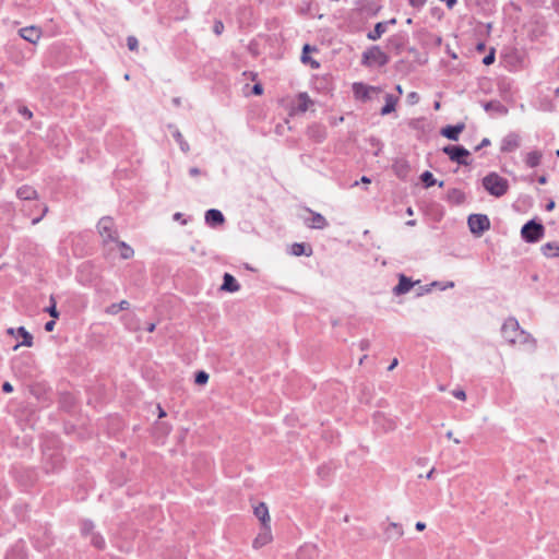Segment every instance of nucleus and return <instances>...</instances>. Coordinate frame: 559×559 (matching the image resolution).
<instances>
[{"label":"nucleus","instance_id":"nucleus-3","mask_svg":"<svg viewBox=\"0 0 559 559\" xmlns=\"http://www.w3.org/2000/svg\"><path fill=\"white\" fill-rule=\"evenodd\" d=\"M545 233V228L540 223H536L535 221H530L521 229V236L526 242H537L539 241Z\"/></svg>","mask_w":559,"mask_h":559},{"label":"nucleus","instance_id":"nucleus-21","mask_svg":"<svg viewBox=\"0 0 559 559\" xmlns=\"http://www.w3.org/2000/svg\"><path fill=\"white\" fill-rule=\"evenodd\" d=\"M542 158H543V153L540 151L535 150V151L528 152L526 154L525 164L530 168H535L540 164Z\"/></svg>","mask_w":559,"mask_h":559},{"label":"nucleus","instance_id":"nucleus-38","mask_svg":"<svg viewBox=\"0 0 559 559\" xmlns=\"http://www.w3.org/2000/svg\"><path fill=\"white\" fill-rule=\"evenodd\" d=\"M51 305L46 309V311L55 319H57L59 317V312L57 310V307H56V301L55 299L51 297Z\"/></svg>","mask_w":559,"mask_h":559},{"label":"nucleus","instance_id":"nucleus-59","mask_svg":"<svg viewBox=\"0 0 559 559\" xmlns=\"http://www.w3.org/2000/svg\"><path fill=\"white\" fill-rule=\"evenodd\" d=\"M433 473H435V468H431V469L427 473L426 478H427V479H431V478H432V476H433Z\"/></svg>","mask_w":559,"mask_h":559},{"label":"nucleus","instance_id":"nucleus-51","mask_svg":"<svg viewBox=\"0 0 559 559\" xmlns=\"http://www.w3.org/2000/svg\"><path fill=\"white\" fill-rule=\"evenodd\" d=\"M174 219L175 221H180L181 224H183V225L187 224V221L183 219V215L181 213H179V212L174 214Z\"/></svg>","mask_w":559,"mask_h":559},{"label":"nucleus","instance_id":"nucleus-54","mask_svg":"<svg viewBox=\"0 0 559 559\" xmlns=\"http://www.w3.org/2000/svg\"><path fill=\"white\" fill-rule=\"evenodd\" d=\"M399 361L396 358H394L391 362V365L388 367V370L391 371L397 366Z\"/></svg>","mask_w":559,"mask_h":559},{"label":"nucleus","instance_id":"nucleus-45","mask_svg":"<svg viewBox=\"0 0 559 559\" xmlns=\"http://www.w3.org/2000/svg\"><path fill=\"white\" fill-rule=\"evenodd\" d=\"M452 394L454 397L462 400V401H464L466 399V393L463 390H454L452 392Z\"/></svg>","mask_w":559,"mask_h":559},{"label":"nucleus","instance_id":"nucleus-41","mask_svg":"<svg viewBox=\"0 0 559 559\" xmlns=\"http://www.w3.org/2000/svg\"><path fill=\"white\" fill-rule=\"evenodd\" d=\"M495 61V50L492 49L487 56L484 57L483 63L485 66H490Z\"/></svg>","mask_w":559,"mask_h":559},{"label":"nucleus","instance_id":"nucleus-42","mask_svg":"<svg viewBox=\"0 0 559 559\" xmlns=\"http://www.w3.org/2000/svg\"><path fill=\"white\" fill-rule=\"evenodd\" d=\"M419 100V95L416 93V92H411L408 95H407V102L408 104L411 105H415L417 104Z\"/></svg>","mask_w":559,"mask_h":559},{"label":"nucleus","instance_id":"nucleus-61","mask_svg":"<svg viewBox=\"0 0 559 559\" xmlns=\"http://www.w3.org/2000/svg\"><path fill=\"white\" fill-rule=\"evenodd\" d=\"M301 60H302L304 63H306V62H308L310 60V58L306 53H302Z\"/></svg>","mask_w":559,"mask_h":559},{"label":"nucleus","instance_id":"nucleus-24","mask_svg":"<svg viewBox=\"0 0 559 559\" xmlns=\"http://www.w3.org/2000/svg\"><path fill=\"white\" fill-rule=\"evenodd\" d=\"M297 98H298L297 109L300 112H306L309 109V107L313 104V102L311 100V98L309 97V95L306 92L299 93Z\"/></svg>","mask_w":559,"mask_h":559},{"label":"nucleus","instance_id":"nucleus-9","mask_svg":"<svg viewBox=\"0 0 559 559\" xmlns=\"http://www.w3.org/2000/svg\"><path fill=\"white\" fill-rule=\"evenodd\" d=\"M520 146V136L516 133L507 134L501 142V152L510 153Z\"/></svg>","mask_w":559,"mask_h":559},{"label":"nucleus","instance_id":"nucleus-19","mask_svg":"<svg viewBox=\"0 0 559 559\" xmlns=\"http://www.w3.org/2000/svg\"><path fill=\"white\" fill-rule=\"evenodd\" d=\"M253 513L261 521V524H270L269 509L264 502H260L254 507Z\"/></svg>","mask_w":559,"mask_h":559},{"label":"nucleus","instance_id":"nucleus-39","mask_svg":"<svg viewBox=\"0 0 559 559\" xmlns=\"http://www.w3.org/2000/svg\"><path fill=\"white\" fill-rule=\"evenodd\" d=\"M127 45H128V48L133 51V50L138 49L139 41L134 36H129L127 38Z\"/></svg>","mask_w":559,"mask_h":559},{"label":"nucleus","instance_id":"nucleus-8","mask_svg":"<svg viewBox=\"0 0 559 559\" xmlns=\"http://www.w3.org/2000/svg\"><path fill=\"white\" fill-rule=\"evenodd\" d=\"M379 88L374 86H369L364 83L357 82L353 84V92L356 98L367 100L370 98L371 92H378Z\"/></svg>","mask_w":559,"mask_h":559},{"label":"nucleus","instance_id":"nucleus-60","mask_svg":"<svg viewBox=\"0 0 559 559\" xmlns=\"http://www.w3.org/2000/svg\"><path fill=\"white\" fill-rule=\"evenodd\" d=\"M538 182H539L540 185H545V183L547 182V178H546L545 176H540V177L538 178Z\"/></svg>","mask_w":559,"mask_h":559},{"label":"nucleus","instance_id":"nucleus-30","mask_svg":"<svg viewBox=\"0 0 559 559\" xmlns=\"http://www.w3.org/2000/svg\"><path fill=\"white\" fill-rule=\"evenodd\" d=\"M420 179L426 188L432 187L433 185L437 183V180L433 178V175L428 170L421 174Z\"/></svg>","mask_w":559,"mask_h":559},{"label":"nucleus","instance_id":"nucleus-29","mask_svg":"<svg viewBox=\"0 0 559 559\" xmlns=\"http://www.w3.org/2000/svg\"><path fill=\"white\" fill-rule=\"evenodd\" d=\"M118 245H119L120 250H121L120 251V257L122 259L128 260V259L133 257L134 251H133V249L129 245H127L124 241H119Z\"/></svg>","mask_w":559,"mask_h":559},{"label":"nucleus","instance_id":"nucleus-14","mask_svg":"<svg viewBox=\"0 0 559 559\" xmlns=\"http://www.w3.org/2000/svg\"><path fill=\"white\" fill-rule=\"evenodd\" d=\"M311 217L306 221L307 225L311 228L323 229L328 226V221L320 213H314L309 210Z\"/></svg>","mask_w":559,"mask_h":559},{"label":"nucleus","instance_id":"nucleus-26","mask_svg":"<svg viewBox=\"0 0 559 559\" xmlns=\"http://www.w3.org/2000/svg\"><path fill=\"white\" fill-rule=\"evenodd\" d=\"M130 308V304L127 300H121L119 304H111L105 310L106 313L116 316L122 310H128Z\"/></svg>","mask_w":559,"mask_h":559},{"label":"nucleus","instance_id":"nucleus-2","mask_svg":"<svg viewBox=\"0 0 559 559\" xmlns=\"http://www.w3.org/2000/svg\"><path fill=\"white\" fill-rule=\"evenodd\" d=\"M388 62V55L379 46H372L362 52L361 64L365 67H383Z\"/></svg>","mask_w":559,"mask_h":559},{"label":"nucleus","instance_id":"nucleus-25","mask_svg":"<svg viewBox=\"0 0 559 559\" xmlns=\"http://www.w3.org/2000/svg\"><path fill=\"white\" fill-rule=\"evenodd\" d=\"M386 32V23H377L373 31H370L367 34V38L369 40H377L379 39L384 33Z\"/></svg>","mask_w":559,"mask_h":559},{"label":"nucleus","instance_id":"nucleus-22","mask_svg":"<svg viewBox=\"0 0 559 559\" xmlns=\"http://www.w3.org/2000/svg\"><path fill=\"white\" fill-rule=\"evenodd\" d=\"M405 41L406 36L404 34H397L389 38V47L399 53L403 49Z\"/></svg>","mask_w":559,"mask_h":559},{"label":"nucleus","instance_id":"nucleus-23","mask_svg":"<svg viewBox=\"0 0 559 559\" xmlns=\"http://www.w3.org/2000/svg\"><path fill=\"white\" fill-rule=\"evenodd\" d=\"M16 334L22 336L23 341L20 344L14 346V349H17L20 346L31 347L33 345V336L31 333L26 331L24 326H20L16 329Z\"/></svg>","mask_w":559,"mask_h":559},{"label":"nucleus","instance_id":"nucleus-7","mask_svg":"<svg viewBox=\"0 0 559 559\" xmlns=\"http://www.w3.org/2000/svg\"><path fill=\"white\" fill-rule=\"evenodd\" d=\"M501 332L507 342L516 344L519 333L521 332L518 320L515 318L507 319L502 325Z\"/></svg>","mask_w":559,"mask_h":559},{"label":"nucleus","instance_id":"nucleus-32","mask_svg":"<svg viewBox=\"0 0 559 559\" xmlns=\"http://www.w3.org/2000/svg\"><path fill=\"white\" fill-rule=\"evenodd\" d=\"M91 544L94 545L96 548H104L105 546V540L103 538V536H100L98 533H93L91 535Z\"/></svg>","mask_w":559,"mask_h":559},{"label":"nucleus","instance_id":"nucleus-47","mask_svg":"<svg viewBox=\"0 0 559 559\" xmlns=\"http://www.w3.org/2000/svg\"><path fill=\"white\" fill-rule=\"evenodd\" d=\"M55 325H56L55 320H50V321L46 322V324H45V330H46L47 332H51V331H53Z\"/></svg>","mask_w":559,"mask_h":559},{"label":"nucleus","instance_id":"nucleus-50","mask_svg":"<svg viewBox=\"0 0 559 559\" xmlns=\"http://www.w3.org/2000/svg\"><path fill=\"white\" fill-rule=\"evenodd\" d=\"M390 527L394 528L397 531V536H402L403 535V530H402V526L396 524V523H391L390 524Z\"/></svg>","mask_w":559,"mask_h":559},{"label":"nucleus","instance_id":"nucleus-48","mask_svg":"<svg viewBox=\"0 0 559 559\" xmlns=\"http://www.w3.org/2000/svg\"><path fill=\"white\" fill-rule=\"evenodd\" d=\"M2 391L5 393H11L13 391V386L10 382H4L2 384Z\"/></svg>","mask_w":559,"mask_h":559},{"label":"nucleus","instance_id":"nucleus-20","mask_svg":"<svg viewBox=\"0 0 559 559\" xmlns=\"http://www.w3.org/2000/svg\"><path fill=\"white\" fill-rule=\"evenodd\" d=\"M16 195L21 200L31 201L37 199V191L31 186H22L17 189Z\"/></svg>","mask_w":559,"mask_h":559},{"label":"nucleus","instance_id":"nucleus-53","mask_svg":"<svg viewBox=\"0 0 559 559\" xmlns=\"http://www.w3.org/2000/svg\"><path fill=\"white\" fill-rule=\"evenodd\" d=\"M415 527L417 531H424L426 528V524L424 522H417Z\"/></svg>","mask_w":559,"mask_h":559},{"label":"nucleus","instance_id":"nucleus-1","mask_svg":"<svg viewBox=\"0 0 559 559\" xmlns=\"http://www.w3.org/2000/svg\"><path fill=\"white\" fill-rule=\"evenodd\" d=\"M484 189L496 198H500L508 192L509 181L497 173L492 171L486 175L483 180Z\"/></svg>","mask_w":559,"mask_h":559},{"label":"nucleus","instance_id":"nucleus-58","mask_svg":"<svg viewBox=\"0 0 559 559\" xmlns=\"http://www.w3.org/2000/svg\"><path fill=\"white\" fill-rule=\"evenodd\" d=\"M360 181H361L362 183H370V182H371L370 178H369V177H367V176H362V177H361V179H360Z\"/></svg>","mask_w":559,"mask_h":559},{"label":"nucleus","instance_id":"nucleus-43","mask_svg":"<svg viewBox=\"0 0 559 559\" xmlns=\"http://www.w3.org/2000/svg\"><path fill=\"white\" fill-rule=\"evenodd\" d=\"M19 112H20L23 117H25L26 119H31V118L33 117L32 111H31L27 107H25V106H21V107L19 108Z\"/></svg>","mask_w":559,"mask_h":559},{"label":"nucleus","instance_id":"nucleus-13","mask_svg":"<svg viewBox=\"0 0 559 559\" xmlns=\"http://www.w3.org/2000/svg\"><path fill=\"white\" fill-rule=\"evenodd\" d=\"M20 35L23 39H25L32 44H36L40 39L41 32L39 28H37L35 26H28V27L21 28Z\"/></svg>","mask_w":559,"mask_h":559},{"label":"nucleus","instance_id":"nucleus-52","mask_svg":"<svg viewBox=\"0 0 559 559\" xmlns=\"http://www.w3.org/2000/svg\"><path fill=\"white\" fill-rule=\"evenodd\" d=\"M189 174L192 177L201 175V170L198 167H192L189 169Z\"/></svg>","mask_w":559,"mask_h":559},{"label":"nucleus","instance_id":"nucleus-4","mask_svg":"<svg viewBox=\"0 0 559 559\" xmlns=\"http://www.w3.org/2000/svg\"><path fill=\"white\" fill-rule=\"evenodd\" d=\"M442 152L447 154L452 162L459 165L467 166L471 164L468 160L471 153L463 146L447 145L442 148Z\"/></svg>","mask_w":559,"mask_h":559},{"label":"nucleus","instance_id":"nucleus-44","mask_svg":"<svg viewBox=\"0 0 559 559\" xmlns=\"http://www.w3.org/2000/svg\"><path fill=\"white\" fill-rule=\"evenodd\" d=\"M409 4L415 9H421L427 0H408Z\"/></svg>","mask_w":559,"mask_h":559},{"label":"nucleus","instance_id":"nucleus-18","mask_svg":"<svg viewBox=\"0 0 559 559\" xmlns=\"http://www.w3.org/2000/svg\"><path fill=\"white\" fill-rule=\"evenodd\" d=\"M447 201L456 205L462 204L465 201V193L457 188H452L447 192Z\"/></svg>","mask_w":559,"mask_h":559},{"label":"nucleus","instance_id":"nucleus-37","mask_svg":"<svg viewBox=\"0 0 559 559\" xmlns=\"http://www.w3.org/2000/svg\"><path fill=\"white\" fill-rule=\"evenodd\" d=\"M292 253L296 257H299L305 253V245L304 243H294L292 246Z\"/></svg>","mask_w":559,"mask_h":559},{"label":"nucleus","instance_id":"nucleus-64","mask_svg":"<svg viewBox=\"0 0 559 559\" xmlns=\"http://www.w3.org/2000/svg\"><path fill=\"white\" fill-rule=\"evenodd\" d=\"M158 411H159V417L166 416V413L164 412V409L160 406H158Z\"/></svg>","mask_w":559,"mask_h":559},{"label":"nucleus","instance_id":"nucleus-17","mask_svg":"<svg viewBox=\"0 0 559 559\" xmlns=\"http://www.w3.org/2000/svg\"><path fill=\"white\" fill-rule=\"evenodd\" d=\"M385 104L381 108L380 114L382 116H386L395 110L396 104L399 102V97L392 94H385L384 96Z\"/></svg>","mask_w":559,"mask_h":559},{"label":"nucleus","instance_id":"nucleus-10","mask_svg":"<svg viewBox=\"0 0 559 559\" xmlns=\"http://www.w3.org/2000/svg\"><path fill=\"white\" fill-rule=\"evenodd\" d=\"M272 540V533L270 524H262V528L255 539L253 540V547L260 548L265 546Z\"/></svg>","mask_w":559,"mask_h":559},{"label":"nucleus","instance_id":"nucleus-40","mask_svg":"<svg viewBox=\"0 0 559 559\" xmlns=\"http://www.w3.org/2000/svg\"><path fill=\"white\" fill-rule=\"evenodd\" d=\"M213 32L216 35H221L224 32V24H223L222 21L217 20V21L214 22Z\"/></svg>","mask_w":559,"mask_h":559},{"label":"nucleus","instance_id":"nucleus-12","mask_svg":"<svg viewBox=\"0 0 559 559\" xmlns=\"http://www.w3.org/2000/svg\"><path fill=\"white\" fill-rule=\"evenodd\" d=\"M205 223L212 227L224 224L225 217L219 210L211 209L205 212Z\"/></svg>","mask_w":559,"mask_h":559},{"label":"nucleus","instance_id":"nucleus-15","mask_svg":"<svg viewBox=\"0 0 559 559\" xmlns=\"http://www.w3.org/2000/svg\"><path fill=\"white\" fill-rule=\"evenodd\" d=\"M221 289L229 293H236L240 289V285L231 274L225 273Z\"/></svg>","mask_w":559,"mask_h":559},{"label":"nucleus","instance_id":"nucleus-49","mask_svg":"<svg viewBox=\"0 0 559 559\" xmlns=\"http://www.w3.org/2000/svg\"><path fill=\"white\" fill-rule=\"evenodd\" d=\"M252 92L255 95H261L263 92V87L260 84H254L252 87Z\"/></svg>","mask_w":559,"mask_h":559},{"label":"nucleus","instance_id":"nucleus-36","mask_svg":"<svg viewBox=\"0 0 559 559\" xmlns=\"http://www.w3.org/2000/svg\"><path fill=\"white\" fill-rule=\"evenodd\" d=\"M195 383L199 385H203L209 381V374L205 371H199L195 374Z\"/></svg>","mask_w":559,"mask_h":559},{"label":"nucleus","instance_id":"nucleus-6","mask_svg":"<svg viewBox=\"0 0 559 559\" xmlns=\"http://www.w3.org/2000/svg\"><path fill=\"white\" fill-rule=\"evenodd\" d=\"M97 228H98V233H99L100 237L103 238L104 242L117 240V230L115 228L112 218H110V217L100 218L98 222Z\"/></svg>","mask_w":559,"mask_h":559},{"label":"nucleus","instance_id":"nucleus-56","mask_svg":"<svg viewBox=\"0 0 559 559\" xmlns=\"http://www.w3.org/2000/svg\"><path fill=\"white\" fill-rule=\"evenodd\" d=\"M155 328H156L155 323H150L147 325L146 330H147V332L152 333V332H154Z\"/></svg>","mask_w":559,"mask_h":559},{"label":"nucleus","instance_id":"nucleus-34","mask_svg":"<svg viewBox=\"0 0 559 559\" xmlns=\"http://www.w3.org/2000/svg\"><path fill=\"white\" fill-rule=\"evenodd\" d=\"M81 532L84 536H91L94 533L93 522L84 521L81 525Z\"/></svg>","mask_w":559,"mask_h":559},{"label":"nucleus","instance_id":"nucleus-55","mask_svg":"<svg viewBox=\"0 0 559 559\" xmlns=\"http://www.w3.org/2000/svg\"><path fill=\"white\" fill-rule=\"evenodd\" d=\"M361 349H367L369 347V341L365 340L360 342Z\"/></svg>","mask_w":559,"mask_h":559},{"label":"nucleus","instance_id":"nucleus-16","mask_svg":"<svg viewBox=\"0 0 559 559\" xmlns=\"http://www.w3.org/2000/svg\"><path fill=\"white\" fill-rule=\"evenodd\" d=\"M413 285L414 283L402 274L400 275L399 284L393 288V293L397 296L404 295L412 289Z\"/></svg>","mask_w":559,"mask_h":559},{"label":"nucleus","instance_id":"nucleus-28","mask_svg":"<svg viewBox=\"0 0 559 559\" xmlns=\"http://www.w3.org/2000/svg\"><path fill=\"white\" fill-rule=\"evenodd\" d=\"M557 249H559V246H557L552 242H547V243L543 245L540 248L543 254L548 258L559 257V252L557 251Z\"/></svg>","mask_w":559,"mask_h":559},{"label":"nucleus","instance_id":"nucleus-62","mask_svg":"<svg viewBox=\"0 0 559 559\" xmlns=\"http://www.w3.org/2000/svg\"><path fill=\"white\" fill-rule=\"evenodd\" d=\"M7 332H8V334H10V335H15L16 330H15L14 328H10V329H8V330H7Z\"/></svg>","mask_w":559,"mask_h":559},{"label":"nucleus","instance_id":"nucleus-46","mask_svg":"<svg viewBox=\"0 0 559 559\" xmlns=\"http://www.w3.org/2000/svg\"><path fill=\"white\" fill-rule=\"evenodd\" d=\"M490 144L489 139L485 138L481 140V142L475 147L476 151H479L480 148L488 146Z\"/></svg>","mask_w":559,"mask_h":559},{"label":"nucleus","instance_id":"nucleus-63","mask_svg":"<svg viewBox=\"0 0 559 559\" xmlns=\"http://www.w3.org/2000/svg\"><path fill=\"white\" fill-rule=\"evenodd\" d=\"M395 90H396V92H397L400 95H402V94H403V88H402V86H401V85H396V86H395Z\"/></svg>","mask_w":559,"mask_h":559},{"label":"nucleus","instance_id":"nucleus-11","mask_svg":"<svg viewBox=\"0 0 559 559\" xmlns=\"http://www.w3.org/2000/svg\"><path fill=\"white\" fill-rule=\"evenodd\" d=\"M465 129V124L463 122L457 124H449L441 129V135L445 136L449 140L457 141L460 133Z\"/></svg>","mask_w":559,"mask_h":559},{"label":"nucleus","instance_id":"nucleus-33","mask_svg":"<svg viewBox=\"0 0 559 559\" xmlns=\"http://www.w3.org/2000/svg\"><path fill=\"white\" fill-rule=\"evenodd\" d=\"M36 209L40 210V214L37 216V217H34L32 219V224L33 225H36L37 223H39L43 217L47 214L48 212V206L45 205V204H35Z\"/></svg>","mask_w":559,"mask_h":559},{"label":"nucleus","instance_id":"nucleus-5","mask_svg":"<svg viewBox=\"0 0 559 559\" xmlns=\"http://www.w3.org/2000/svg\"><path fill=\"white\" fill-rule=\"evenodd\" d=\"M467 224L471 231L475 235H481L490 228V221L485 214H471Z\"/></svg>","mask_w":559,"mask_h":559},{"label":"nucleus","instance_id":"nucleus-31","mask_svg":"<svg viewBox=\"0 0 559 559\" xmlns=\"http://www.w3.org/2000/svg\"><path fill=\"white\" fill-rule=\"evenodd\" d=\"M516 343H519V344H533L534 345L535 341L532 338V336L527 332L521 330V332L519 333L518 342Z\"/></svg>","mask_w":559,"mask_h":559},{"label":"nucleus","instance_id":"nucleus-57","mask_svg":"<svg viewBox=\"0 0 559 559\" xmlns=\"http://www.w3.org/2000/svg\"><path fill=\"white\" fill-rule=\"evenodd\" d=\"M554 207H555V202H554V201H550V202L546 205V210H547V211H551Z\"/></svg>","mask_w":559,"mask_h":559},{"label":"nucleus","instance_id":"nucleus-27","mask_svg":"<svg viewBox=\"0 0 559 559\" xmlns=\"http://www.w3.org/2000/svg\"><path fill=\"white\" fill-rule=\"evenodd\" d=\"M173 136L183 153H188L190 151L188 142L185 140L182 133L178 129L174 128Z\"/></svg>","mask_w":559,"mask_h":559},{"label":"nucleus","instance_id":"nucleus-35","mask_svg":"<svg viewBox=\"0 0 559 559\" xmlns=\"http://www.w3.org/2000/svg\"><path fill=\"white\" fill-rule=\"evenodd\" d=\"M484 108L487 111L490 110V109L497 108L500 112L507 114V109L502 105H500L498 102L486 103Z\"/></svg>","mask_w":559,"mask_h":559}]
</instances>
